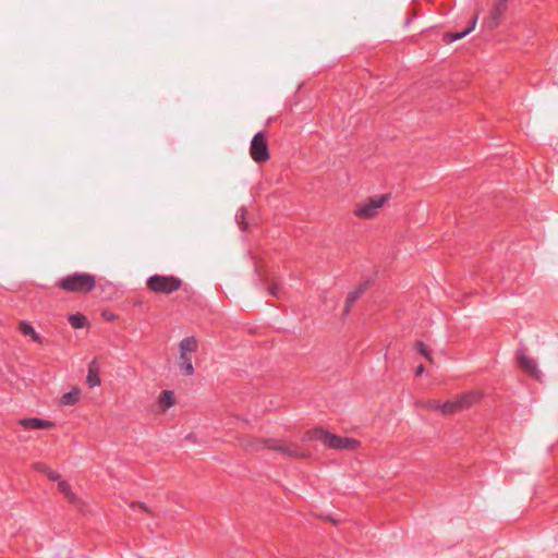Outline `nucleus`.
<instances>
[{"label": "nucleus", "instance_id": "423d86ee", "mask_svg": "<svg viewBox=\"0 0 558 558\" xmlns=\"http://www.w3.org/2000/svg\"><path fill=\"white\" fill-rule=\"evenodd\" d=\"M240 445L244 450L247 451H257L259 449L267 448L268 449V442L270 441V438H263V437H242L239 439Z\"/></svg>", "mask_w": 558, "mask_h": 558}, {"label": "nucleus", "instance_id": "7ed1b4c3", "mask_svg": "<svg viewBox=\"0 0 558 558\" xmlns=\"http://www.w3.org/2000/svg\"><path fill=\"white\" fill-rule=\"evenodd\" d=\"M250 155L257 163L266 162L270 158L268 143L264 133L259 132L253 137L250 146Z\"/></svg>", "mask_w": 558, "mask_h": 558}, {"label": "nucleus", "instance_id": "dca6fc26", "mask_svg": "<svg viewBox=\"0 0 558 558\" xmlns=\"http://www.w3.org/2000/svg\"><path fill=\"white\" fill-rule=\"evenodd\" d=\"M58 489L72 504L80 501L78 497L72 492L71 485L64 480H58Z\"/></svg>", "mask_w": 558, "mask_h": 558}, {"label": "nucleus", "instance_id": "2eb2a0df", "mask_svg": "<svg viewBox=\"0 0 558 558\" xmlns=\"http://www.w3.org/2000/svg\"><path fill=\"white\" fill-rule=\"evenodd\" d=\"M86 380L90 387H97L100 385L99 367L96 360L92 361L88 365V374Z\"/></svg>", "mask_w": 558, "mask_h": 558}, {"label": "nucleus", "instance_id": "6ab92c4d", "mask_svg": "<svg viewBox=\"0 0 558 558\" xmlns=\"http://www.w3.org/2000/svg\"><path fill=\"white\" fill-rule=\"evenodd\" d=\"M20 331L25 335L29 336L35 342L41 343L43 339L35 331V329L26 322H21L19 324Z\"/></svg>", "mask_w": 558, "mask_h": 558}, {"label": "nucleus", "instance_id": "0eeeda50", "mask_svg": "<svg viewBox=\"0 0 558 558\" xmlns=\"http://www.w3.org/2000/svg\"><path fill=\"white\" fill-rule=\"evenodd\" d=\"M19 423L25 429H50L54 426L51 421H46L38 417L21 418Z\"/></svg>", "mask_w": 558, "mask_h": 558}, {"label": "nucleus", "instance_id": "f8f14e48", "mask_svg": "<svg viewBox=\"0 0 558 558\" xmlns=\"http://www.w3.org/2000/svg\"><path fill=\"white\" fill-rule=\"evenodd\" d=\"M175 404L174 393L170 390H163L158 397V407L161 412H166Z\"/></svg>", "mask_w": 558, "mask_h": 558}, {"label": "nucleus", "instance_id": "4be33fe9", "mask_svg": "<svg viewBox=\"0 0 558 558\" xmlns=\"http://www.w3.org/2000/svg\"><path fill=\"white\" fill-rule=\"evenodd\" d=\"M457 412H460V408H459L457 399L442 403V405H441V414L442 415H451Z\"/></svg>", "mask_w": 558, "mask_h": 558}, {"label": "nucleus", "instance_id": "bb28decb", "mask_svg": "<svg viewBox=\"0 0 558 558\" xmlns=\"http://www.w3.org/2000/svg\"><path fill=\"white\" fill-rule=\"evenodd\" d=\"M477 20H478V12H476L474 14V17L472 19L471 23L469 24V27L465 29V31H468V35L475 28Z\"/></svg>", "mask_w": 558, "mask_h": 558}, {"label": "nucleus", "instance_id": "c756f323", "mask_svg": "<svg viewBox=\"0 0 558 558\" xmlns=\"http://www.w3.org/2000/svg\"><path fill=\"white\" fill-rule=\"evenodd\" d=\"M277 290H278L277 284H272V286H270V287L268 288V292H269V294H271V295H274V296H277V298H278V292H277Z\"/></svg>", "mask_w": 558, "mask_h": 558}, {"label": "nucleus", "instance_id": "cd10ccee", "mask_svg": "<svg viewBox=\"0 0 558 558\" xmlns=\"http://www.w3.org/2000/svg\"><path fill=\"white\" fill-rule=\"evenodd\" d=\"M466 35H468V31H463V32H461V33H453V34H450V38H451L452 40H459V39H461V38L465 37Z\"/></svg>", "mask_w": 558, "mask_h": 558}, {"label": "nucleus", "instance_id": "a211bd4d", "mask_svg": "<svg viewBox=\"0 0 558 558\" xmlns=\"http://www.w3.org/2000/svg\"><path fill=\"white\" fill-rule=\"evenodd\" d=\"M80 398H81V389L77 387H74L71 391L64 393L61 397L60 402L62 405H73L76 402H78Z\"/></svg>", "mask_w": 558, "mask_h": 558}, {"label": "nucleus", "instance_id": "c85d7f7f", "mask_svg": "<svg viewBox=\"0 0 558 558\" xmlns=\"http://www.w3.org/2000/svg\"><path fill=\"white\" fill-rule=\"evenodd\" d=\"M130 506H131V507H133V508H135V507H136V508H141L143 511H145V512H147V513H149V512H150V510L146 507V505H145V504H142V502H135V501H133V502H131V505H130Z\"/></svg>", "mask_w": 558, "mask_h": 558}, {"label": "nucleus", "instance_id": "a878e982", "mask_svg": "<svg viewBox=\"0 0 558 558\" xmlns=\"http://www.w3.org/2000/svg\"><path fill=\"white\" fill-rule=\"evenodd\" d=\"M441 405L442 403L437 401V400H429L425 403V407L428 409V410H433V411H439L441 413Z\"/></svg>", "mask_w": 558, "mask_h": 558}, {"label": "nucleus", "instance_id": "412c9836", "mask_svg": "<svg viewBox=\"0 0 558 558\" xmlns=\"http://www.w3.org/2000/svg\"><path fill=\"white\" fill-rule=\"evenodd\" d=\"M34 469L38 472L46 474L50 481H58L61 477V475L57 471L50 469L49 466L40 462L35 463Z\"/></svg>", "mask_w": 558, "mask_h": 558}, {"label": "nucleus", "instance_id": "6e6552de", "mask_svg": "<svg viewBox=\"0 0 558 558\" xmlns=\"http://www.w3.org/2000/svg\"><path fill=\"white\" fill-rule=\"evenodd\" d=\"M508 0H496L494 9L490 11L489 17L487 20V25L490 29L498 26L501 15L507 9Z\"/></svg>", "mask_w": 558, "mask_h": 558}, {"label": "nucleus", "instance_id": "20e7f679", "mask_svg": "<svg viewBox=\"0 0 558 558\" xmlns=\"http://www.w3.org/2000/svg\"><path fill=\"white\" fill-rule=\"evenodd\" d=\"M181 281L173 277L153 276L148 287L155 292L169 294L180 288Z\"/></svg>", "mask_w": 558, "mask_h": 558}, {"label": "nucleus", "instance_id": "ddd939ff", "mask_svg": "<svg viewBox=\"0 0 558 558\" xmlns=\"http://www.w3.org/2000/svg\"><path fill=\"white\" fill-rule=\"evenodd\" d=\"M197 348L198 342L194 337H186L179 343L180 354L192 355V353L196 352Z\"/></svg>", "mask_w": 558, "mask_h": 558}, {"label": "nucleus", "instance_id": "39448f33", "mask_svg": "<svg viewBox=\"0 0 558 558\" xmlns=\"http://www.w3.org/2000/svg\"><path fill=\"white\" fill-rule=\"evenodd\" d=\"M326 447L333 450L356 451L361 447V441L355 438L329 433Z\"/></svg>", "mask_w": 558, "mask_h": 558}, {"label": "nucleus", "instance_id": "9b49d317", "mask_svg": "<svg viewBox=\"0 0 558 558\" xmlns=\"http://www.w3.org/2000/svg\"><path fill=\"white\" fill-rule=\"evenodd\" d=\"M365 290L366 284L363 283L355 288L353 291L349 292L343 307V315H347L351 311L354 302L364 293Z\"/></svg>", "mask_w": 558, "mask_h": 558}, {"label": "nucleus", "instance_id": "f03ea898", "mask_svg": "<svg viewBox=\"0 0 558 558\" xmlns=\"http://www.w3.org/2000/svg\"><path fill=\"white\" fill-rule=\"evenodd\" d=\"M59 286L70 292L86 293L94 289L95 279L88 274H74L62 279Z\"/></svg>", "mask_w": 558, "mask_h": 558}, {"label": "nucleus", "instance_id": "393cba45", "mask_svg": "<svg viewBox=\"0 0 558 558\" xmlns=\"http://www.w3.org/2000/svg\"><path fill=\"white\" fill-rule=\"evenodd\" d=\"M415 348L430 363L434 362L433 356L430 354V351L428 350V348L423 342H416L415 343Z\"/></svg>", "mask_w": 558, "mask_h": 558}, {"label": "nucleus", "instance_id": "aec40b11", "mask_svg": "<svg viewBox=\"0 0 558 558\" xmlns=\"http://www.w3.org/2000/svg\"><path fill=\"white\" fill-rule=\"evenodd\" d=\"M286 456L289 458L299 459V458H307L310 454L306 451L300 449V447L296 444L288 442Z\"/></svg>", "mask_w": 558, "mask_h": 558}, {"label": "nucleus", "instance_id": "5701e85b", "mask_svg": "<svg viewBox=\"0 0 558 558\" xmlns=\"http://www.w3.org/2000/svg\"><path fill=\"white\" fill-rule=\"evenodd\" d=\"M267 442H268V449L278 451L286 456L287 444H288L287 441L270 438V441H267Z\"/></svg>", "mask_w": 558, "mask_h": 558}, {"label": "nucleus", "instance_id": "1a4fd4ad", "mask_svg": "<svg viewBox=\"0 0 558 558\" xmlns=\"http://www.w3.org/2000/svg\"><path fill=\"white\" fill-rule=\"evenodd\" d=\"M518 362L520 364V366L527 373L530 374L531 376L535 377V378H539V371L537 368V365H536V362L525 355L523 352H519L518 355Z\"/></svg>", "mask_w": 558, "mask_h": 558}, {"label": "nucleus", "instance_id": "b1692460", "mask_svg": "<svg viewBox=\"0 0 558 558\" xmlns=\"http://www.w3.org/2000/svg\"><path fill=\"white\" fill-rule=\"evenodd\" d=\"M69 322L74 328H83L87 325V319L83 314H74L69 317Z\"/></svg>", "mask_w": 558, "mask_h": 558}, {"label": "nucleus", "instance_id": "7c9ffc66", "mask_svg": "<svg viewBox=\"0 0 558 558\" xmlns=\"http://www.w3.org/2000/svg\"><path fill=\"white\" fill-rule=\"evenodd\" d=\"M423 372H424V366H423V365H418V366L416 367V369H415V375H416V376H420V375H422V374H423Z\"/></svg>", "mask_w": 558, "mask_h": 558}, {"label": "nucleus", "instance_id": "f257e3e1", "mask_svg": "<svg viewBox=\"0 0 558 558\" xmlns=\"http://www.w3.org/2000/svg\"><path fill=\"white\" fill-rule=\"evenodd\" d=\"M389 198V194H381L361 201L355 204L353 215L360 219H374Z\"/></svg>", "mask_w": 558, "mask_h": 558}, {"label": "nucleus", "instance_id": "9d476101", "mask_svg": "<svg viewBox=\"0 0 558 558\" xmlns=\"http://www.w3.org/2000/svg\"><path fill=\"white\" fill-rule=\"evenodd\" d=\"M483 397L481 391H469L457 398L460 411L471 408L473 404L478 402Z\"/></svg>", "mask_w": 558, "mask_h": 558}, {"label": "nucleus", "instance_id": "4468645a", "mask_svg": "<svg viewBox=\"0 0 558 558\" xmlns=\"http://www.w3.org/2000/svg\"><path fill=\"white\" fill-rule=\"evenodd\" d=\"M328 435H329V432H327L323 428H314V429L307 430L304 434L303 440L304 441L319 440L326 446Z\"/></svg>", "mask_w": 558, "mask_h": 558}, {"label": "nucleus", "instance_id": "f3484780", "mask_svg": "<svg viewBox=\"0 0 558 558\" xmlns=\"http://www.w3.org/2000/svg\"><path fill=\"white\" fill-rule=\"evenodd\" d=\"M178 365L185 375L191 376L194 374V366L192 364V355L180 354Z\"/></svg>", "mask_w": 558, "mask_h": 558}]
</instances>
